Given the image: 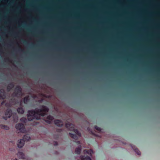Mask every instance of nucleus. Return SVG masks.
I'll return each instance as SVG.
<instances>
[{"label":"nucleus","instance_id":"nucleus-34","mask_svg":"<svg viewBox=\"0 0 160 160\" xmlns=\"http://www.w3.org/2000/svg\"><path fill=\"white\" fill-rule=\"evenodd\" d=\"M91 132V133H92V134H93V133L92 132Z\"/></svg>","mask_w":160,"mask_h":160},{"label":"nucleus","instance_id":"nucleus-2","mask_svg":"<svg viewBox=\"0 0 160 160\" xmlns=\"http://www.w3.org/2000/svg\"><path fill=\"white\" fill-rule=\"evenodd\" d=\"M65 126L69 130L73 131L78 137L81 136V133L78 129L74 128L75 126L74 124L68 122L65 124Z\"/></svg>","mask_w":160,"mask_h":160},{"label":"nucleus","instance_id":"nucleus-18","mask_svg":"<svg viewBox=\"0 0 160 160\" xmlns=\"http://www.w3.org/2000/svg\"><path fill=\"white\" fill-rule=\"evenodd\" d=\"M13 121L14 122H17L18 120V117L16 113L14 114L12 116Z\"/></svg>","mask_w":160,"mask_h":160},{"label":"nucleus","instance_id":"nucleus-27","mask_svg":"<svg viewBox=\"0 0 160 160\" xmlns=\"http://www.w3.org/2000/svg\"><path fill=\"white\" fill-rule=\"evenodd\" d=\"M53 144L54 146H57L58 145V143L57 142H54Z\"/></svg>","mask_w":160,"mask_h":160},{"label":"nucleus","instance_id":"nucleus-28","mask_svg":"<svg viewBox=\"0 0 160 160\" xmlns=\"http://www.w3.org/2000/svg\"><path fill=\"white\" fill-rule=\"evenodd\" d=\"M5 102V101H3L1 103V104L2 105H3Z\"/></svg>","mask_w":160,"mask_h":160},{"label":"nucleus","instance_id":"nucleus-29","mask_svg":"<svg viewBox=\"0 0 160 160\" xmlns=\"http://www.w3.org/2000/svg\"><path fill=\"white\" fill-rule=\"evenodd\" d=\"M61 131H62V130L60 129V130H58V132H61Z\"/></svg>","mask_w":160,"mask_h":160},{"label":"nucleus","instance_id":"nucleus-4","mask_svg":"<svg viewBox=\"0 0 160 160\" xmlns=\"http://www.w3.org/2000/svg\"><path fill=\"white\" fill-rule=\"evenodd\" d=\"M13 94L16 97H20L22 96V89L21 87L19 86L16 87Z\"/></svg>","mask_w":160,"mask_h":160},{"label":"nucleus","instance_id":"nucleus-20","mask_svg":"<svg viewBox=\"0 0 160 160\" xmlns=\"http://www.w3.org/2000/svg\"><path fill=\"white\" fill-rule=\"evenodd\" d=\"M10 102H11L12 104L14 105L16 103V100L15 98H12L10 100Z\"/></svg>","mask_w":160,"mask_h":160},{"label":"nucleus","instance_id":"nucleus-30","mask_svg":"<svg viewBox=\"0 0 160 160\" xmlns=\"http://www.w3.org/2000/svg\"><path fill=\"white\" fill-rule=\"evenodd\" d=\"M5 105L6 106H8L7 103H6L5 104ZM8 106H10V105L9 104V105H8Z\"/></svg>","mask_w":160,"mask_h":160},{"label":"nucleus","instance_id":"nucleus-26","mask_svg":"<svg viewBox=\"0 0 160 160\" xmlns=\"http://www.w3.org/2000/svg\"><path fill=\"white\" fill-rule=\"evenodd\" d=\"M22 42L25 45H27L28 44V42L26 41L22 40Z\"/></svg>","mask_w":160,"mask_h":160},{"label":"nucleus","instance_id":"nucleus-23","mask_svg":"<svg viewBox=\"0 0 160 160\" xmlns=\"http://www.w3.org/2000/svg\"><path fill=\"white\" fill-rule=\"evenodd\" d=\"M132 148H133L132 147ZM133 148L134 149L135 152L138 155H140L141 154V152L138 148Z\"/></svg>","mask_w":160,"mask_h":160},{"label":"nucleus","instance_id":"nucleus-9","mask_svg":"<svg viewBox=\"0 0 160 160\" xmlns=\"http://www.w3.org/2000/svg\"><path fill=\"white\" fill-rule=\"evenodd\" d=\"M20 107L18 108L17 111L19 114H23L24 112V110L22 107V105L21 103L20 104Z\"/></svg>","mask_w":160,"mask_h":160},{"label":"nucleus","instance_id":"nucleus-17","mask_svg":"<svg viewBox=\"0 0 160 160\" xmlns=\"http://www.w3.org/2000/svg\"><path fill=\"white\" fill-rule=\"evenodd\" d=\"M29 101V96H26L23 99V102L24 104H27Z\"/></svg>","mask_w":160,"mask_h":160},{"label":"nucleus","instance_id":"nucleus-7","mask_svg":"<svg viewBox=\"0 0 160 160\" xmlns=\"http://www.w3.org/2000/svg\"><path fill=\"white\" fill-rule=\"evenodd\" d=\"M24 142L23 139H21L19 140L17 143L18 147L19 148L22 147L24 144Z\"/></svg>","mask_w":160,"mask_h":160},{"label":"nucleus","instance_id":"nucleus-8","mask_svg":"<svg viewBox=\"0 0 160 160\" xmlns=\"http://www.w3.org/2000/svg\"><path fill=\"white\" fill-rule=\"evenodd\" d=\"M55 125L58 127H62L63 125L62 122L59 120H55L54 121Z\"/></svg>","mask_w":160,"mask_h":160},{"label":"nucleus","instance_id":"nucleus-6","mask_svg":"<svg viewBox=\"0 0 160 160\" xmlns=\"http://www.w3.org/2000/svg\"><path fill=\"white\" fill-rule=\"evenodd\" d=\"M6 98V93L3 89L0 90V98L2 99H4Z\"/></svg>","mask_w":160,"mask_h":160},{"label":"nucleus","instance_id":"nucleus-19","mask_svg":"<svg viewBox=\"0 0 160 160\" xmlns=\"http://www.w3.org/2000/svg\"><path fill=\"white\" fill-rule=\"evenodd\" d=\"M0 127L2 129H5L6 130H8L9 129V127L7 125L2 124L0 125Z\"/></svg>","mask_w":160,"mask_h":160},{"label":"nucleus","instance_id":"nucleus-1","mask_svg":"<svg viewBox=\"0 0 160 160\" xmlns=\"http://www.w3.org/2000/svg\"><path fill=\"white\" fill-rule=\"evenodd\" d=\"M39 108L35 110L28 111L27 117L29 121H31L34 119H40L41 116H44L49 111L48 108L44 105H40Z\"/></svg>","mask_w":160,"mask_h":160},{"label":"nucleus","instance_id":"nucleus-3","mask_svg":"<svg viewBox=\"0 0 160 160\" xmlns=\"http://www.w3.org/2000/svg\"><path fill=\"white\" fill-rule=\"evenodd\" d=\"M15 128L20 132L24 133L26 130L24 124L22 123H19L16 124Z\"/></svg>","mask_w":160,"mask_h":160},{"label":"nucleus","instance_id":"nucleus-13","mask_svg":"<svg viewBox=\"0 0 160 160\" xmlns=\"http://www.w3.org/2000/svg\"><path fill=\"white\" fill-rule=\"evenodd\" d=\"M17 155L19 158L22 159L24 158V154L22 152H19L17 154Z\"/></svg>","mask_w":160,"mask_h":160},{"label":"nucleus","instance_id":"nucleus-5","mask_svg":"<svg viewBox=\"0 0 160 160\" xmlns=\"http://www.w3.org/2000/svg\"><path fill=\"white\" fill-rule=\"evenodd\" d=\"M12 115V111L10 108L7 109L5 112V116H3V118L5 120L7 119L8 118H10Z\"/></svg>","mask_w":160,"mask_h":160},{"label":"nucleus","instance_id":"nucleus-22","mask_svg":"<svg viewBox=\"0 0 160 160\" xmlns=\"http://www.w3.org/2000/svg\"><path fill=\"white\" fill-rule=\"evenodd\" d=\"M20 121L22 122L26 123L27 122V119L26 118L22 117L20 119Z\"/></svg>","mask_w":160,"mask_h":160},{"label":"nucleus","instance_id":"nucleus-21","mask_svg":"<svg viewBox=\"0 0 160 160\" xmlns=\"http://www.w3.org/2000/svg\"><path fill=\"white\" fill-rule=\"evenodd\" d=\"M47 119L51 121L54 119V118L52 116L49 115L47 117Z\"/></svg>","mask_w":160,"mask_h":160},{"label":"nucleus","instance_id":"nucleus-16","mask_svg":"<svg viewBox=\"0 0 160 160\" xmlns=\"http://www.w3.org/2000/svg\"><path fill=\"white\" fill-rule=\"evenodd\" d=\"M81 152V146H80L78 147V148H76L75 150V153L78 154H80Z\"/></svg>","mask_w":160,"mask_h":160},{"label":"nucleus","instance_id":"nucleus-24","mask_svg":"<svg viewBox=\"0 0 160 160\" xmlns=\"http://www.w3.org/2000/svg\"><path fill=\"white\" fill-rule=\"evenodd\" d=\"M94 128L96 130L99 131H101V128L97 126H95Z\"/></svg>","mask_w":160,"mask_h":160},{"label":"nucleus","instance_id":"nucleus-32","mask_svg":"<svg viewBox=\"0 0 160 160\" xmlns=\"http://www.w3.org/2000/svg\"><path fill=\"white\" fill-rule=\"evenodd\" d=\"M15 160H18V159H17V158H15Z\"/></svg>","mask_w":160,"mask_h":160},{"label":"nucleus","instance_id":"nucleus-11","mask_svg":"<svg viewBox=\"0 0 160 160\" xmlns=\"http://www.w3.org/2000/svg\"><path fill=\"white\" fill-rule=\"evenodd\" d=\"M14 86V84L13 82H10L9 84L7 87V90L8 92H9Z\"/></svg>","mask_w":160,"mask_h":160},{"label":"nucleus","instance_id":"nucleus-31","mask_svg":"<svg viewBox=\"0 0 160 160\" xmlns=\"http://www.w3.org/2000/svg\"><path fill=\"white\" fill-rule=\"evenodd\" d=\"M77 143H78V144H80V141H78L77 142Z\"/></svg>","mask_w":160,"mask_h":160},{"label":"nucleus","instance_id":"nucleus-12","mask_svg":"<svg viewBox=\"0 0 160 160\" xmlns=\"http://www.w3.org/2000/svg\"><path fill=\"white\" fill-rule=\"evenodd\" d=\"M83 152L84 153L88 154L91 156L92 154L93 153V150L92 149H85L84 150Z\"/></svg>","mask_w":160,"mask_h":160},{"label":"nucleus","instance_id":"nucleus-33","mask_svg":"<svg viewBox=\"0 0 160 160\" xmlns=\"http://www.w3.org/2000/svg\"><path fill=\"white\" fill-rule=\"evenodd\" d=\"M89 128H88V130H89Z\"/></svg>","mask_w":160,"mask_h":160},{"label":"nucleus","instance_id":"nucleus-15","mask_svg":"<svg viewBox=\"0 0 160 160\" xmlns=\"http://www.w3.org/2000/svg\"><path fill=\"white\" fill-rule=\"evenodd\" d=\"M70 136L75 140H77L78 139V137L75 134H72V133H69Z\"/></svg>","mask_w":160,"mask_h":160},{"label":"nucleus","instance_id":"nucleus-14","mask_svg":"<svg viewBox=\"0 0 160 160\" xmlns=\"http://www.w3.org/2000/svg\"><path fill=\"white\" fill-rule=\"evenodd\" d=\"M30 138L28 135H25L23 136V139L25 141H28L30 140Z\"/></svg>","mask_w":160,"mask_h":160},{"label":"nucleus","instance_id":"nucleus-10","mask_svg":"<svg viewBox=\"0 0 160 160\" xmlns=\"http://www.w3.org/2000/svg\"><path fill=\"white\" fill-rule=\"evenodd\" d=\"M81 160H92L90 157L87 155H81L80 157Z\"/></svg>","mask_w":160,"mask_h":160},{"label":"nucleus","instance_id":"nucleus-25","mask_svg":"<svg viewBox=\"0 0 160 160\" xmlns=\"http://www.w3.org/2000/svg\"><path fill=\"white\" fill-rule=\"evenodd\" d=\"M45 121L47 123L50 124L51 123V121L50 120H48V119L45 120Z\"/></svg>","mask_w":160,"mask_h":160}]
</instances>
